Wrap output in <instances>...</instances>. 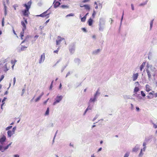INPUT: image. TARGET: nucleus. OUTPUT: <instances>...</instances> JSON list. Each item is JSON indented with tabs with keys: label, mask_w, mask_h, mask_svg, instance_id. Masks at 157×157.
Returning <instances> with one entry per match:
<instances>
[{
	"label": "nucleus",
	"mask_w": 157,
	"mask_h": 157,
	"mask_svg": "<svg viewBox=\"0 0 157 157\" xmlns=\"http://www.w3.org/2000/svg\"><path fill=\"white\" fill-rule=\"evenodd\" d=\"M129 154V152H127L124 155V157H128Z\"/></svg>",
	"instance_id": "29"
},
{
	"label": "nucleus",
	"mask_w": 157,
	"mask_h": 157,
	"mask_svg": "<svg viewBox=\"0 0 157 157\" xmlns=\"http://www.w3.org/2000/svg\"><path fill=\"white\" fill-rule=\"evenodd\" d=\"M57 39L58 40H56V45H59L62 41H63L65 43V41L64 38L61 37L60 36H58L57 37Z\"/></svg>",
	"instance_id": "2"
},
{
	"label": "nucleus",
	"mask_w": 157,
	"mask_h": 157,
	"mask_svg": "<svg viewBox=\"0 0 157 157\" xmlns=\"http://www.w3.org/2000/svg\"><path fill=\"white\" fill-rule=\"evenodd\" d=\"M4 105V103H2V105H1V109H3V108H2V106Z\"/></svg>",
	"instance_id": "59"
},
{
	"label": "nucleus",
	"mask_w": 157,
	"mask_h": 157,
	"mask_svg": "<svg viewBox=\"0 0 157 157\" xmlns=\"http://www.w3.org/2000/svg\"><path fill=\"white\" fill-rule=\"evenodd\" d=\"M90 0H83V1H82V3H86V2H89V1H90Z\"/></svg>",
	"instance_id": "37"
},
{
	"label": "nucleus",
	"mask_w": 157,
	"mask_h": 157,
	"mask_svg": "<svg viewBox=\"0 0 157 157\" xmlns=\"http://www.w3.org/2000/svg\"><path fill=\"white\" fill-rule=\"evenodd\" d=\"M153 24V20H152L150 23V27L151 28L152 27V25Z\"/></svg>",
	"instance_id": "35"
},
{
	"label": "nucleus",
	"mask_w": 157,
	"mask_h": 157,
	"mask_svg": "<svg viewBox=\"0 0 157 157\" xmlns=\"http://www.w3.org/2000/svg\"><path fill=\"white\" fill-rule=\"evenodd\" d=\"M61 7L62 8H68V6H65V5H61Z\"/></svg>",
	"instance_id": "31"
},
{
	"label": "nucleus",
	"mask_w": 157,
	"mask_h": 157,
	"mask_svg": "<svg viewBox=\"0 0 157 157\" xmlns=\"http://www.w3.org/2000/svg\"><path fill=\"white\" fill-rule=\"evenodd\" d=\"M16 129V128L15 127H14L13 128L12 131H13L14 133Z\"/></svg>",
	"instance_id": "45"
},
{
	"label": "nucleus",
	"mask_w": 157,
	"mask_h": 157,
	"mask_svg": "<svg viewBox=\"0 0 157 157\" xmlns=\"http://www.w3.org/2000/svg\"><path fill=\"white\" fill-rule=\"evenodd\" d=\"M153 127L154 128H157V125L154 124H153Z\"/></svg>",
	"instance_id": "43"
},
{
	"label": "nucleus",
	"mask_w": 157,
	"mask_h": 157,
	"mask_svg": "<svg viewBox=\"0 0 157 157\" xmlns=\"http://www.w3.org/2000/svg\"><path fill=\"white\" fill-rule=\"evenodd\" d=\"M100 51V50L99 49H98L96 51H95L96 53H97L98 52Z\"/></svg>",
	"instance_id": "56"
},
{
	"label": "nucleus",
	"mask_w": 157,
	"mask_h": 157,
	"mask_svg": "<svg viewBox=\"0 0 157 157\" xmlns=\"http://www.w3.org/2000/svg\"><path fill=\"white\" fill-rule=\"evenodd\" d=\"M95 14H96V12L94 10L93 11V14H92V17L93 18H94Z\"/></svg>",
	"instance_id": "27"
},
{
	"label": "nucleus",
	"mask_w": 157,
	"mask_h": 157,
	"mask_svg": "<svg viewBox=\"0 0 157 157\" xmlns=\"http://www.w3.org/2000/svg\"><path fill=\"white\" fill-rule=\"evenodd\" d=\"M86 16H84L83 17L81 18V21L82 22H85L86 21Z\"/></svg>",
	"instance_id": "23"
},
{
	"label": "nucleus",
	"mask_w": 157,
	"mask_h": 157,
	"mask_svg": "<svg viewBox=\"0 0 157 157\" xmlns=\"http://www.w3.org/2000/svg\"><path fill=\"white\" fill-rule=\"evenodd\" d=\"M49 19H48V20H47L46 21V23H48V22H49Z\"/></svg>",
	"instance_id": "64"
},
{
	"label": "nucleus",
	"mask_w": 157,
	"mask_h": 157,
	"mask_svg": "<svg viewBox=\"0 0 157 157\" xmlns=\"http://www.w3.org/2000/svg\"><path fill=\"white\" fill-rule=\"evenodd\" d=\"M97 93H98V92L97 91L96 93V94H95V97L94 98H91L90 100V102H94L96 100V95L97 94Z\"/></svg>",
	"instance_id": "15"
},
{
	"label": "nucleus",
	"mask_w": 157,
	"mask_h": 157,
	"mask_svg": "<svg viewBox=\"0 0 157 157\" xmlns=\"http://www.w3.org/2000/svg\"><path fill=\"white\" fill-rule=\"evenodd\" d=\"M4 75H2L1 76V77L0 78V82L2 80V79L4 78Z\"/></svg>",
	"instance_id": "34"
},
{
	"label": "nucleus",
	"mask_w": 157,
	"mask_h": 157,
	"mask_svg": "<svg viewBox=\"0 0 157 157\" xmlns=\"http://www.w3.org/2000/svg\"><path fill=\"white\" fill-rule=\"evenodd\" d=\"M6 99V98L5 97L2 100V103H4V105L5 104L4 101H5V100Z\"/></svg>",
	"instance_id": "38"
},
{
	"label": "nucleus",
	"mask_w": 157,
	"mask_h": 157,
	"mask_svg": "<svg viewBox=\"0 0 157 157\" xmlns=\"http://www.w3.org/2000/svg\"><path fill=\"white\" fill-rule=\"evenodd\" d=\"M102 27L101 26H100V28H99V30L101 31V30H102Z\"/></svg>",
	"instance_id": "57"
},
{
	"label": "nucleus",
	"mask_w": 157,
	"mask_h": 157,
	"mask_svg": "<svg viewBox=\"0 0 157 157\" xmlns=\"http://www.w3.org/2000/svg\"><path fill=\"white\" fill-rule=\"evenodd\" d=\"M14 157H19V156L18 155H14Z\"/></svg>",
	"instance_id": "51"
},
{
	"label": "nucleus",
	"mask_w": 157,
	"mask_h": 157,
	"mask_svg": "<svg viewBox=\"0 0 157 157\" xmlns=\"http://www.w3.org/2000/svg\"><path fill=\"white\" fill-rule=\"evenodd\" d=\"M101 149H102V148H101H101H100L98 150V151H101Z\"/></svg>",
	"instance_id": "63"
},
{
	"label": "nucleus",
	"mask_w": 157,
	"mask_h": 157,
	"mask_svg": "<svg viewBox=\"0 0 157 157\" xmlns=\"http://www.w3.org/2000/svg\"><path fill=\"white\" fill-rule=\"evenodd\" d=\"M141 94L143 97H145V94L143 91H141Z\"/></svg>",
	"instance_id": "28"
},
{
	"label": "nucleus",
	"mask_w": 157,
	"mask_h": 157,
	"mask_svg": "<svg viewBox=\"0 0 157 157\" xmlns=\"http://www.w3.org/2000/svg\"><path fill=\"white\" fill-rule=\"evenodd\" d=\"M145 62H143L141 66L140 67V71H142L143 68H144L145 64Z\"/></svg>",
	"instance_id": "19"
},
{
	"label": "nucleus",
	"mask_w": 157,
	"mask_h": 157,
	"mask_svg": "<svg viewBox=\"0 0 157 157\" xmlns=\"http://www.w3.org/2000/svg\"><path fill=\"white\" fill-rule=\"evenodd\" d=\"M146 71L147 72L148 78H150L151 77V75L150 71L148 68L146 69Z\"/></svg>",
	"instance_id": "17"
},
{
	"label": "nucleus",
	"mask_w": 157,
	"mask_h": 157,
	"mask_svg": "<svg viewBox=\"0 0 157 157\" xmlns=\"http://www.w3.org/2000/svg\"><path fill=\"white\" fill-rule=\"evenodd\" d=\"M4 18H3L2 19V26H4Z\"/></svg>",
	"instance_id": "47"
},
{
	"label": "nucleus",
	"mask_w": 157,
	"mask_h": 157,
	"mask_svg": "<svg viewBox=\"0 0 157 157\" xmlns=\"http://www.w3.org/2000/svg\"><path fill=\"white\" fill-rule=\"evenodd\" d=\"M23 19L24 20V21H21V24L23 27V28H22L23 30H25L26 29V25L27 24L28 22L26 19L25 17H23Z\"/></svg>",
	"instance_id": "3"
},
{
	"label": "nucleus",
	"mask_w": 157,
	"mask_h": 157,
	"mask_svg": "<svg viewBox=\"0 0 157 157\" xmlns=\"http://www.w3.org/2000/svg\"><path fill=\"white\" fill-rule=\"evenodd\" d=\"M13 131L10 130L8 131L7 132L8 136V137H10L12 135L14 134Z\"/></svg>",
	"instance_id": "13"
},
{
	"label": "nucleus",
	"mask_w": 157,
	"mask_h": 157,
	"mask_svg": "<svg viewBox=\"0 0 157 157\" xmlns=\"http://www.w3.org/2000/svg\"><path fill=\"white\" fill-rule=\"evenodd\" d=\"M49 108L48 107L47 109V110H46V112L45 114L46 115H48L49 114Z\"/></svg>",
	"instance_id": "25"
},
{
	"label": "nucleus",
	"mask_w": 157,
	"mask_h": 157,
	"mask_svg": "<svg viewBox=\"0 0 157 157\" xmlns=\"http://www.w3.org/2000/svg\"><path fill=\"white\" fill-rule=\"evenodd\" d=\"M81 7H84L85 8V9L86 10H90V7L89 5H85L83 6H80Z\"/></svg>",
	"instance_id": "14"
},
{
	"label": "nucleus",
	"mask_w": 157,
	"mask_h": 157,
	"mask_svg": "<svg viewBox=\"0 0 157 157\" xmlns=\"http://www.w3.org/2000/svg\"><path fill=\"white\" fill-rule=\"evenodd\" d=\"M31 4L32 2L30 1L28 2L27 4H25L23 5L26 8L25 10L22 11V13L24 16L26 17L28 16L29 15V10L30 8Z\"/></svg>",
	"instance_id": "1"
},
{
	"label": "nucleus",
	"mask_w": 157,
	"mask_h": 157,
	"mask_svg": "<svg viewBox=\"0 0 157 157\" xmlns=\"http://www.w3.org/2000/svg\"><path fill=\"white\" fill-rule=\"evenodd\" d=\"M93 22V20L91 18H90L87 21V23H88L89 26H90L92 25Z\"/></svg>",
	"instance_id": "10"
},
{
	"label": "nucleus",
	"mask_w": 157,
	"mask_h": 157,
	"mask_svg": "<svg viewBox=\"0 0 157 157\" xmlns=\"http://www.w3.org/2000/svg\"><path fill=\"white\" fill-rule=\"evenodd\" d=\"M131 6L132 10H134V6L133 4H131Z\"/></svg>",
	"instance_id": "42"
},
{
	"label": "nucleus",
	"mask_w": 157,
	"mask_h": 157,
	"mask_svg": "<svg viewBox=\"0 0 157 157\" xmlns=\"http://www.w3.org/2000/svg\"><path fill=\"white\" fill-rule=\"evenodd\" d=\"M139 90V87H136L134 88V93L137 92Z\"/></svg>",
	"instance_id": "21"
},
{
	"label": "nucleus",
	"mask_w": 157,
	"mask_h": 157,
	"mask_svg": "<svg viewBox=\"0 0 157 157\" xmlns=\"http://www.w3.org/2000/svg\"><path fill=\"white\" fill-rule=\"evenodd\" d=\"M6 137L5 136H3L2 138L0 139V143L2 144L6 140Z\"/></svg>",
	"instance_id": "8"
},
{
	"label": "nucleus",
	"mask_w": 157,
	"mask_h": 157,
	"mask_svg": "<svg viewBox=\"0 0 157 157\" xmlns=\"http://www.w3.org/2000/svg\"><path fill=\"white\" fill-rule=\"evenodd\" d=\"M138 73L136 74H134L132 76L133 80L134 81H135L137 78L138 76Z\"/></svg>",
	"instance_id": "9"
},
{
	"label": "nucleus",
	"mask_w": 157,
	"mask_h": 157,
	"mask_svg": "<svg viewBox=\"0 0 157 157\" xmlns=\"http://www.w3.org/2000/svg\"><path fill=\"white\" fill-rule=\"evenodd\" d=\"M73 16H74V14L73 13H71L67 15L66 17Z\"/></svg>",
	"instance_id": "39"
},
{
	"label": "nucleus",
	"mask_w": 157,
	"mask_h": 157,
	"mask_svg": "<svg viewBox=\"0 0 157 157\" xmlns=\"http://www.w3.org/2000/svg\"><path fill=\"white\" fill-rule=\"evenodd\" d=\"M12 144V142H11L8 145L6 146V147H4V150H6L7 149L9 146L11 145V144Z\"/></svg>",
	"instance_id": "22"
},
{
	"label": "nucleus",
	"mask_w": 157,
	"mask_h": 157,
	"mask_svg": "<svg viewBox=\"0 0 157 157\" xmlns=\"http://www.w3.org/2000/svg\"><path fill=\"white\" fill-rule=\"evenodd\" d=\"M56 0H55L54 1V7L55 8L58 7V6H59L60 4V3L59 2H56Z\"/></svg>",
	"instance_id": "12"
},
{
	"label": "nucleus",
	"mask_w": 157,
	"mask_h": 157,
	"mask_svg": "<svg viewBox=\"0 0 157 157\" xmlns=\"http://www.w3.org/2000/svg\"><path fill=\"white\" fill-rule=\"evenodd\" d=\"M43 94H44V93H42V94H40V95L35 100V101L37 102L39 100H40Z\"/></svg>",
	"instance_id": "18"
},
{
	"label": "nucleus",
	"mask_w": 157,
	"mask_h": 157,
	"mask_svg": "<svg viewBox=\"0 0 157 157\" xmlns=\"http://www.w3.org/2000/svg\"><path fill=\"white\" fill-rule=\"evenodd\" d=\"M151 90V87L148 84L146 85V90L147 92H149Z\"/></svg>",
	"instance_id": "11"
},
{
	"label": "nucleus",
	"mask_w": 157,
	"mask_h": 157,
	"mask_svg": "<svg viewBox=\"0 0 157 157\" xmlns=\"http://www.w3.org/2000/svg\"><path fill=\"white\" fill-rule=\"evenodd\" d=\"M91 109V108L90 107V108L89 107V106H88V107L85 110V112H84V115H85L87 111L89 110V109Z\"/></svg>",
	"instance_id": "26"
},
{
	"label": "nucleus",
	"mask_w": 157,
	"mask_h": 157,
	"mask_svg": "<svg viewBox=\"0 0 157 157\" xmlns=\"http://www.w3.org/2000/svg\"><path fill=\"white\" fill-rule=\"evenodd\" d=\"M146 147H143V149H142V151H145V149H146Z\"/></svg>",
	"instance_id": "48"
},
{
	"label": "nucleus",
	"mask_w": 157,
	"mask_h": 157,
	"mask_svg": "<svg viewBox=\"0 0 157 157\" xmlns=\"http://www.w3.org/2000/svg\"><path fill=\"white\" fill-rule=\"evenodd\" d=\"M60 61V60H58L57 62L54 65V66H53V67H55V66L57 63H59Z\"/></svg>",
	"instance_id": "40"
},
{
	"label": "nucleus",
	"mask_w": 157,
	"mask_h": 157,
	"mask_svg": "<svg viewBox=\"0 0 157 157\" xmlns=\"http://www.w3.org/2000/svg\"><path fill=\"white\" fill-rule=\"evenodd\" d=\"M47 12V11H46L44 12L41 14L38 15V16L41 17H44L48 16L47 17V18H48L49 17V16L48 15H49V14H46Z\"/></svg>",
	"instance_id": "5"
},
{
	"label": "nucleus",
	"mask_w": 157,
	"mask_h": 157,
	"mask_svg": "<svg viewBox=\"0 0 157 157\" xmlns=\"http://www.w3.org/2000/svg\"><path fill=\"white\" fill-rule=\"evenodd\" d=\"M62 98L63 97L62 96H57L56 99V101L53 103V105H54L56 103L59 102Z\"/></svg>",
	"instance_id": "4"
},
{
	"label": "nucleus",
	"mask_w": 157,
	"mask_h": 157,
	"mask_svg": "<svg viewBox=\"0 0 157 157\" xmlns=\"http://www.w3.org/2000/svg\"><path fill=\"white\" fill-rule=\"evenodd\" d=\"M146 3L147 2L143 3H141L140 4L139 6H144V5L146 4Z\"/></svg>",
	"instance_id": "33"
},
{
	"label": "nucleus",
	"mask_w": 157,
	"mask_h": 157,
	"mask_svg": "<svg viewBox=\"0 0 157 157\" xmlns=\"http://www.w3.org/2000/svg\"><path fill=\"white\" fill-rule=\"evenodd\" d=\"M139 149V148L137 146H136L132 149V151L134 152H137Z\"/></svg>",
	"instance_id": "16"
},
{
	"label": "nucleus",
	"mask_w": 157,
	"mask_h": 157,
	"mask_svg": "<svg viewBox=\"0 0 157 157\" xmlns=\"http://www.w3.org/2000/svg\"><path fill=\"white\" fill-rule=\"evenodd\" d=\"M53 81H52L51 82V86H50V88H51L52 87V84H53Z\"/></svg>",
	"instance_id": "49"
},
{
	"label": "nucleus",
	"mask_w": 157,
	"mask_h": 157,
	"mask_svg": "<svg viewBox=\"0 0 157 157\" xmlns=\"http://www.w3.org/2000/svg\"><path fill=\"white\" fill-rule=\"evenodd\" d=\"M7 3L8 4H9V0H6Z\"/></svg>",
	"instance_id": "62"
},
{
	"label": "nucleus",
	"mask_w": 157,
	"mask_h": 157,
	"mask_svg": "<svg viewBox=\"0 0 157 157\" xmlns=\"http://www.w3.org/2000/svg\"><path fill=\"white\" fill-rule=\"evenodd\" d=\"M143 155V153H142V149H141L140 153L139 154V156L140 157H141Z\"/></svg>",
	"instance_id": "24"
},
{
	"label": "nucleus",
	"mask_w": 157,
	"mask_h": 157,
	"mask_svg": "<svg viewBox=\"0 0 157 157\" xmlns=\"http://www.w3.org/2000/svg\"><path fill=\"white\" fill-rule=\"evenodd\" d=\"M146 144L144 142L143 144V146H144V147H146Z\"/></svg>",
	"instance_id": "54"
},
{
	"label": "nucleus",
	"mask_w": 157,
	"mask_h": 157,
	"mask_svg": "<svg viewBox=\"0 0 157 157\" xmlns=\"http://www.w3.org/2000/svg\"><path fill=\"white\" fill-rule=\"evenodd\" d=\"M2 146L0 145V150H1L2 148Z\"/></svg>",
	"instance_id": "61"
},
{
	"label": "nucleus",
	"mask_w": 157,
	"mask_h": 157,
	"mask_svg": "<svg viewBox=\"0 0 157 157\" xmlns=\"http://www.w3.org/2000/svg\"><path fill=\"white\" fill-rule=\"evenodd\" d=\"M154 97H155V98L157 97V93L154 94Z\"/></svg>",
	"instance_id": "46"
},
{
	"label": "nucleus",
	"mask_w": 157,
	"mask_h": 157,
	"mask_svg": "<svg viewBox=\"0 0 157 157\" xmlns=\"http://www.w3.org/2000/svg\"><path fill=\"white\" fill-rule=\"evenodd\" d=\"M154 91H152V92L149 93V94L152 95H154Z\"/></svg>",
	"instance_id": "41"
},
{
	"label": "nucleus",
	"mask_w": 157,
	"mask_h": 157,
	"mask_svg": "<svg viewBox=\"0 0 157 157\" xmlns=\"http://www.w3.org/2000/svg\"><path fill=\"white\" fill-rule=\"evenodd\" d=\"M92 38L94 39L96 38V36L95 35H94L92 36Z\"/></svg>",
	"instance_id": "52"
},
{
	"label": "nucleus",
	"mask_w": 157,
	"mask_h": 157,
	"mask_svg": "<svg viewBox=\"0 0 157 157\" xmlns=\"http://www.w3.org/2000/svg\"><path fill=\"white\" fill-rule=\"evenodd\" d=\"M3 4L4 6V14L5 16H6L7 15V7L6 6V4H5V2L4 1H3Z\"/></svg>",
	"instance_id": "6"
},
{
	"label": "nucleus",
	"mask_w": 157,
	"mask_h": 157,
	"mask_svg": "<svg viewBox=\"0 0 157 157\" xmlns=\"http://www.w3.org/2000/svg\"><path fill=\"white\" fill-rule=\"evenodd\" d=\"M147 97L148 99H151L153 98V96L151 97L150 96H148Z\"/></svg>",
	"instance_id": "44"
},
{
	"label": "nucleus",
	"mask_w": 157,
	"mask_h": 157,
	"mask_svg": "<svg viewBox=\"0 0 157 157\" xmlns=\"http://www.w3.org/2000/svg\"><path fill=\"white\" fill-rule=\"evenodd\" d=\"M59 48H57V49L56 50H55L54 51V52L55 53H56L57 54H58V51H59Z\"/></svg>",
	"instance_id": "30"
},
{
	"label": "nucleus",
	"mask_w": 157,
	"mask_h": 157,
	"mask_svg": "<svg viewBox=\"0 0 157 157\" xmlns=\"http://www.w3.org/2000/svg\"><path fill=\"white\" fill-rule=\"evenodd\" d=\"M82 29L84 32H86V29L85 28H82Z\"/></svg>",
	"instance_id": "53"
},
{
	"label": "nucleus",
	"mask_w": 157,
	"mask_h": 157,
	"mask_svg": "<svg viewBox=\"0 0 157 157\" xmlns=\"http://www.w3.org/2000/svg\"><path fill=\"white\" fill-rule=\"evenodd\" d=\"M13 7L14 8L15 10H16V8L18 7V6L17 5H15L13 6Z\"/></svg>",
	"instance_id": "36"
},
{
	"label": "nucleus",
	"mask_w": 157,
	"mask_h": 157,
	"mask_svg": "<svg viewBox=\"0 0 157 157\" xmlns=\"http://www.w3.org/2000/svg\"><path fill=\"white\" fill-rule=\"evenodd\" d=\"M45 59V55L44 53H43V54H42L41 55L40 58V60H39V63H41L43 62Z\"/></svg>",
	"instance_id": "7"
},
{
	"label": "nucleus",
	"mask_w": 157,
	"mask_h": 157,
	"mask_svg": "<svg viewBox=\"0 0 157 157\" xmlns=\"http://www.w3.org/2000/svg\"><path fill=\"white\" fill-rule=\"evenodd\" d=\"M13 83H14V84H15V82H16V79H15V78H13Z\"/></svg>",
	"instance_id": "55"
},
{
	"label": "nucleus",
	"mask_w": 157,
	"mask_h": 157,
	"mask_svg": "<svg viewBox=\"0 0 157 157\" xmlns=\"http://www.w3.org/2000/svg\"><path fill=\"white\" fill-rule=\"evenodd\" d=\"M136 110H137V111H139V110H140V109H139V108L138 107H136Z\"/></svg>",
	"instance_id": "50"
},
{
	"label": "nucleus",
	"mask_w": 157,
	"mask_h": 157,
	"mask_svg": "<svg viewBox=\"0 0 157 157\" xmlns=\"http://www.w3.org/2000/svg\"><path fill=\"white\" fill-rule=\"evenodd\" d=\"M25 32V30H23L20 33V36L21 39H23L22 37L24 36V34Z\"/></svg>",
	"instance_id": "20"
},
{
	"label": "nucleus",
	"mask_w": 157,
	"mask_h": 157,
	"mask_svg": "<svg viewBox=\"0 0 157 157\" xmlns=\"http://www.w3.org/2000/svg\"><path fill=\"white\" fill-rule=\"evenodd\" d=\"M48 98L47 100H46V101H44V104H46V103L47 102V101H48Z\"/></svg>",
	"instance_id": "58"
},
{
	"label": "nucleus",
	"mask_w": 157,
	"mask_h": 157,
	"mask_svg": "<svg viewBox=\"0 0 157 157\" xmlns=\"http://www.w3.org/2000/svg\"><path fill=\"white\" fill-rule=\"evenodd\" d=\"M61 86H62V85H61V84L60 83V85H59V89H61Z\"/></svg>",
	"instance_id": "60"
},
{
	"label": "nucleus",
	"mask_w": 157,
	"mask_h": 157,
	"mask_svg": "<svg viewBox=\"0 0 157 157\" xmlns=\"http://www.w3.org/2000/svg\"><path fill=\"white\" fill-rule=\"evenodd\" d=\"M12 128V126H9V127H8L6 128V130H9V129H11Z\"/></svg>",
	"instance_id": "32"
}]
</instances>
